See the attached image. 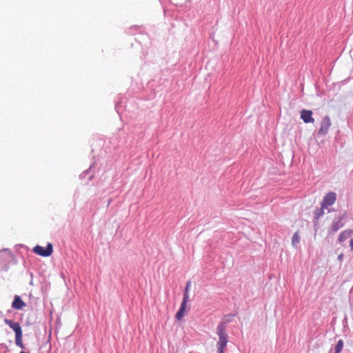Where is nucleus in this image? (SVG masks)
<instances>
[{"instance_id":"f257e3e1","label":"nucleus","mask_w":353,"mask_h":353,"mask_svg":"<svg viewBox=\"0 0 353 353\" xmlns=\"http://www.w3.org/2000/svg\"><path fill=\"white\" fill-rule=\"evenodd\" d=\"M235 314L224 315L223 320L216 327V334L219 341L216 343L217 353H224V350L228 343V335L227 334V324L232 321Z\"/></svg>"},{"instance_id":"f03ea898","label":"nucleus","mask_w":353,"mask_h":353,"mask_svg":"<svg viewBox=\"0 0 353 353\" xmlns=\"http://www.w3.org/2000/svg\"><path fill=\"white\" fill-rule=\"evenodd\" d=\"M336 199V195L334 192H330L327 193L324 197L321 203L320 208H316L314 212V216L315 219H320L321 215L325 213V210L327 212H330L328 207L333 205Z\"/></svg>"},{"instance_id":"7ed1b4c3","label":"nucleus","mask_w":353,"mask_h":353,"mask_svg":"<svg viewBox=\"0 0 353 353\" xmlns=\"http://www.w3.org/2000/svg\"><path fill=\"white\" fill-rule=\"evenodd\" d=\"M33 252L37 255L47 257L52 254L53 247L50 243H48L45 248L41 245H37L34 247Z\"/></svg>"},{"instance_id":"20e7f679","label":"nucleus","mask_w":353,"mask_h":353,"mask_svg":"<svg viewBox=\"0 0 353 353\" xmlns=\"http://www.w3.org/2000/svg\"><path fill=\"white\" fill-rule=\"evenodd\" d=\"M331 124V120L328 116H325L323 117L320 123V128L318 134L322 136L327 134Z\"/></svg>"},{"instance_id":"39448f33","label":"nucleus","mask_w":353,"mask_h":353,"mask_svg":"<svg viewBox=\"0 0 353 353\" xmlns=\"http://www.w3.org/2000/svg\"><path fill=\"white\" fill-rule=\"evenodd\" d=\"M12 259L11 251L7 248L0 250V264L9 263Z\"/></svg>"},{"instance_id":"423d86ee","label":"nucleus","mask_w":353,"mask_h":353,"mask_svg":"<svg viewBox=\"0 0 353 353\" xmlns=\"http://www.w3.org/2000/svg\"><path fill=\"white\" fill-rule=\"evenodd\" d=\"M312 111L307 110H302L300 112L301 119L305 123H314V119L312 117Z\"/></svg>"},{"instance_id":"0eeeda50","label":"nucleus","mask_w":353,"mask_h":353,"mask_svg":"<svg viewBox=\"0 0 353 353\" xmlns=\"http://www.w3.org/2000/svg\"><path fill=\"white\" fill-rule=\"evenodd\" d=\"M4 323L8 325L11 329L13 330L15 334L22 333V330L21 325L19 323L14 322L12 320H10L8 319H4Z\"/></svg>"},{"instance_id":"6e6552de","label":"nucleus","mask_w":353,"mask_h":353,"mask_svg":"<svg viewBox=\"0 0 353 353\" xmlns=\"http://www.w3.org/2000/svg\"><path fill=\"white\" fill-rule=\"evenodd\" d=\"M188 301H185L183 299L182 303L180 305V308L175 315V317L178 321H180L184 316L186 310V304Z\"/></svg>"},{"instance_id":"1a4fd4ad","label":"nucleus","mask_w":353,"mask_h":353,"mask_svg":"<svg viewBox=\"0 0 353 353\" xmlns=\"http://www.w3.org/2000/svg\"><path fill=\"white\" fill-rule=\"evenodd\" d=\"M26 306V303L21 300L19 296L15 295L14 301L12 303V307L16 310H22Z\"/></svg>"},{"instance_id":"9d476101","label":"nucleus","mask_w":353,"mask_h":353,"mask_svg":"<svg viewBox=\"0 0 353 353\" xmlns=\"http://www.w3.org/2000/svg\"><path fill=\"white\" fill-rule=\"evenodd\" d=\"M352 235H353V230H345V231L341 232L339 237V241L340 243H343Z\"/></svg>"},{"instance_id":"9b49d317","label":"nucleus","mask_w":353,"mask_h":353,"mask_svg":"<svg viewBox=\"0 0 353 353\" xmlns=\"http://www.w3.org/2000/svg\"><path fill=\"white\" fill-rule=\"evenodd\" d=\"M300 235L299 231H296L292 238V245L296 249L298 248L299 243L300 242Z\"/></svg>"},{"instance_id":"f8f14e48","label":"nucleus","mask_w":353,"mask_h":353,"mask_svg":"<svg viewBox=\"0 0 353 353\" xmlns=\"http://www.w3.org/2000/svg\"><path fill=\"white\" fill-rule=\"evenodd\" d=\"M22 336L23 332L15 334V343L17 346L20 347L22 349H24L25 346L22 342Z\"/></svg>"},{"instance_id":"ddd939ff","label":"nucleus","mask_w":353,"mask_h":353,"mask_svg":"<svg viewBox=\"0 0 353 353\" xmlns=\"http://www.w3.org/2000/svg\"><path fill=\"white\" fill-rule=\"evenodd\" d=\"M190 285H191V281H188L186 283L185 290L183 292V299L185 301V300L189 301V290H190Z\"/></svg>"},{"instance_id":"4468645a","label":"nucleus","mask_w":353,"mask_h":353,"mask_svg":"<svg viewBox=\"0 0 353 353\" xmlns=\"http://www.w3.org/2000/svg\"><path fill=\"white\" fill-rule=\"evenodd\" d=\"M343 347V341L339 340L334 347L335 353H340Z\"/></svg>"},{"instance_id":"2eb2a0df","label":"nucleus","mask_w":353,"mask_h":353,"mask_svg":"<svg viewBox=\"0 0 353 353\" xmlns=\"http://www.w3.org/2000/svg\"><path fill=\"white\" fill-rule=\"evenodd\" d=\"M341 222H336V223L333 224L332 230L333 232H336L341 227H343V224L341 223Z\"/></svg>"},{"instance_id":"dca6fc26","label":"nucleus","mask_w":353,"mask_h":353,"mask_svg":"<svg viewBox=\"0 0 353 353\" xmlns=\"http://www.w3.org/2000/svg\"><path fill=\"white\" fill-rule=\"evenodd\" d=\"M350 246L351 250L353 251V239L352 238L350 241Z\"/></svg>"},{"instance_id":"f3484780","label":"nucleus","mask_w":353,"mask_h":353,"mask_svg":"<svg viewBox=\"0 0 353 353\" xmlns=\"http://www.w3.org/2000/svg\"><path fill=\"white\" fill-rule=\"evenodd\" d=\"M20 353H29V352L21 351V352H20Z\"/></svg>"},{"instance_id":"a211bd4d","label":"nucleus","mask_w":353,"mask_h":353,"mask_svg":"<svg viewBox=\"0 0 353 353\" xmlns=\"http://www.w3.org/2000/svg\"><path fill=\"white\" fill-rule=\"evenodd\" d=\"M341 258H342V255H339V259H341Z\"/></svg>"}]
</instances>
